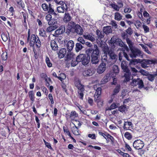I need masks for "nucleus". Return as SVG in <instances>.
Segmentation results:
<instances>
[{
    "label": "nucleus",
    "instance_id": "63",
    "mask_svg": "<svg viewBox=\"0 0 157 157\" xmlns=\"http://www.w3.org/2000/svg\"><path fill=\"white\" fill-rule=\"evenodd\" d=\"M52 15L51 14L48 13L45 17V19L48 21H50L52 19Z\"/></svg>",
    "mask_w": 157,
    "mask_h": 157
},
{
    "label": "nucleus",
    "instance_id": "19",
    "mask_svg": "<svg viewBox=\"0 0 157 157\" xmlns=\"http://www.w3.org/2000/svg\"><path fill=\"white\" fill-rule=\"evenodd\" d=\"M75 29V32L78 34L81 35L83 34V30L79 25L77 24Z\"/></svg>",
    "mask_w": 157,
    "mask_h": 157
},
{
    "label": "nucleus",
    "instance_id": "16",
    "mask_svg": "<svg viewBox=\"0 0 157 157\" xmlns=\"http://www.w3.org/2000/svg\"><path fill=\"white\" fill-rule=\"evenodd\" d=\"M132 126L133 124L131 122L125 121L123 128L124 130H127L129 129V128L132 127Z\"/></svg>",
    "mask_w": 157,
    "mask_h": 157
},
{
    "label": "nucleus",
    "instance_id": "48",
    "mask_svg": "<svg viewBox=\"0 0 157 157\" xmlns=\"http://www.w3.org/2000/svg\"><path fill=\"white\" fill-rule=\"evenodd\" d=\"M84 91H78V97L81 100H83Z\"/></svg>",
    "mask_w": 157,
    "mask_h": 157
},
{
    "label": "nucleus",
    "instance_id": "23",
    "mask_svg": "<svg viewBox=\"0 0 157 157\" xmlns=\"http://www.w3.org/2000/svg\"><path fill=\"white\" fill-rule=\"evenodd\" d=\"M75 85L78 90V91H84L85 89L84 86L82 85L79 82H76Z\"/></svg>",
    "mask_w": 157,
    "mask_h": 157
},
{
    "label": "nucleus",
    "instance_id": "38",
    "mask_svg": "<svg viewBox=\"0 0 157 157\" xmlns=\"http://www.w3.org/2000/svg\"><path fill=\"white\" fill-rule=\"evenodd\" d=\"M39 31V34L40 36L44 37L47 36L46 31L44 29H40Z\"/></svg>",
    "mask_w": 157,
    "mask_h": 157
},
{
    "label": "nucleus",
    "instance_id": "43",
    "mask_svg": "<svg viewBox=\"0 0 157 157\" xmlns=\"http://www.w3.org/2000/svg\"><path fill=\"white\" fill-rule=\"evenodd\" d=\"M118 110L121 112L123 113L126 111L127 110V108L126 105H123L119 107L118 108Z\"/></svg>",
    "mask_w": 157,
    "mask_h": 157
},
{
    "label": "nucleus",
    "instance_id": "6",
    "mask_svg": "<svg viewBox=\"0 0 157 157\" xmlns=\"http://www.w3.org/2000/svg\"><path fill=\"white\" fill-rule=\"evenodd\" d=\"M78 58L79 59V62H82L84 65H87L90 61V55L86 56L85 54H80L78 56Z\"/></svg>",
    "mask_w": 157,
    "mask_h": 157
},
{
    "label": "nucleus",
    "instance_id": "52",
    "mask_svg": "<svg viewBox=\"0 0 157 157\" xmlns=\"http://www.w3.org/2000/svg\"><path fill=\"white\" fill-rule=\"evenodd\" d=\"M124 136L128 140H131L132 137L131 133L128 132H127L125 133L124 134Z\"/></svg>",
    "mask_w": 157,
    "mask_h": 157
},
{
    "label": "nucleus",
    "instance_id": "51",
    "mask_svg": "<svg viewBox=\"0 0 157 157\" xmlns=\"http://www.w3.org/2000/svg\"><path fill=\"white\" fill-rule=\"evenodd\" d=\"M113 70L114 73L117 74L119 72V69L118 66L116 65H114L113 67Z\"/></svg>",
    "mask_w": 157,
    "mask_h": 157
},
{
    "label": "nucleus",
    "instance_id": "46",
    "mask_svg": "<svg viewBox=\"0 0 157 157\" xmlns=\"http://www.w3.org/2000/svg\"><path fill=\"white\" fill-rule=\"evenodd\" d=\"M148 80L151 82L153 81L155 78V75L153 74H148L147 75Z\"/></svg>",
    "mask_w": 157,
    "mask_h": 157
},
{
    "label": "nucleus",
    "instance_id": "35",
    "mask_svg": "<svg viewBox=\"0 0 157 157\" xmlns=\"http://www.w3.org/2000/svg\"><path fill=\"white\" fill-rule=\"evenodd\" d=\"M15 1L19 7L22 8L25 7V4L22 0H15Z\"/></svg>",
    "mask_w": 157,
    "mask_h": 157
},
{
    "label": "nucleus",
    "instance_id": "30",
    "mask_svg": "<svg viewBox=\"0 0 157 157\" xmlns=\"http://www.w3.org/2000/svg\"><path fill=\"white\" fill-rule=\"evenodd\" d=\"M57 22V19H52L48 22V24L49 25L51 26L58 25Z\"/></svg>",
    "mask_w": 157,
    "mask_h": 157
},
{
    "label": "nucleus",
    "instance_id": "37",
    "mask_svg": "<svg viewBox=\"0 0 157 157\" xmlns=\"http://www.w3.org/2000/svg\"><path fill=\"white\" fill-rule=\"evenodd\" d=\"M78 117V114L75 111H72L71 112L69 117L72 120H74L75 117Z\"/></svg>",
    "mask_w": 157,
    "mask_h": 157
},
{
    "label": "nucleus",
    "instance_id": "60",
    "mask_svg": "<svg viewBox=\"0 0 157 157\" xmlns=\"http://www.w3.org/2000/svg\"><path fill=\"white\" fill-rule=\"evenodd\" d=\"M117 42H118V45L120 47H123L125 45L124 43L121 39H118L117 41Z\"/></svg>",
    "mask_w": 157,
    "mask_h": 157
},
{
    "label": "nucleus",
    "instance_id": "4",
    "mask_svg": "<svg viewBox=\"0 0 157 157\" xmlns=\"http://www.w3.org/2000/svg\"><path fill=\"white\" fill-rule=\"evenodd\" d=\"M139 62L140 64L141 67L144 68L148 67V65L155 64L157 63L156 59H139Z\"/></svg>",
    "mask_w": 157,
    "mask_h": 157
},
{
    "label": "nucleus",
    "instance_id": "18",
    "mask_svg": "<svg viewBox=\"0 0 157 157\" xmlns=\"http://www.w3.org/2000/svg\"><path fill=\"white\" fill-rule=\"evenodd\" d=\"M67 51L71 52L73 49L74 46V42L73 41L70 40L68 41L66 45Z\"/></svg>",
    "mask_w": 157,
    "mask_h": 157
},
{
    "label": "nucleus",
    "instance_id": "17",
    "mask_svg": "<svg viewBox=\"0 0 157 157\" xmlns=\"http://www.w3.org/2000/svg\"><path fill=\"white\" fill-rule=\"evenodd\" d=\"M121 68L125 72H127L129 71L128 66L127 62L125 61H122L121 63Z\"/></svg>",
    "mask_w": 157,
    "mask_h": 157
},
{
    "label": "nucleus",
    "instance_id": "32",
    "mask_svg": "<svg viewBox=\"0 0 157 157\" xmlns=\"http://www.w3.org/2000/svg\"><path fill=\"white\" fill-rule=\"evenodd\" d=\"M122 15L118 12H116L114 14V19L116 20L120 21L122 19Z\"/></svg>",
    "mask_w": 157,
    "mask_h": 157
},
{
    "label": "nucleus",
    "instance_id": "62",
    "mask_svg": "<svg viewBox=\"0 0 157 157\" xmlns=\"http://www.w3.org/2000/svg\"><path fill=\"white\" fill-rule=\"evenodd\" d=\"M117 107V105L115 103H113L110 106V107L109 108V110H111L112 109H114L116 108Z\"/></svg>",
    "mask_w": 157,
    "mask_h": 157
},
{
    "label": "nucleus",
    "instance_id": "61",
    "mask_svg": "<svg viewBox=\"0 0 157 157\" xmlns=\"http://www.w3.org/2000/svg\"><path fill=\"white\" fill-rule=\"evenodd\" d=\"M142 27L145 33H148L149 31V29L147 26L145 25H143Z\"/></svg>",
    "mask_w": 157,
    "mask_h": 157
},
{
    "label": "nucleus",
    "instance_id": "13",
    "mask_svg": "<svg viewBox=\"0 0 157 157\" xmlns=\"http://www.w3.org/2000/svg\"><path fill=\"white\" fill-rule=\"evenodd\" d=\"M106 63L102 62L97 69V72L99 74L103 73L105 70Z\"/></svg>",
    "mask_w": 157,
    "mask_h": 157
},
{
    "label": "nucleus",
    "instance_id": "44",
    "mask_svg": "<svg viewBox=\"0 0 157 157\" xmlns=\"http://www.w3.org/2000/svg\"><path fill=\"white\" fill-rule=\"evenodd\" d=\"M29 96L31 101H33L34 100V94L33 91H30L29 92Z\"/></svg>",
    "mask_w": 157,
    "mask_h": 157
},
{
    "label": "nucleus",
    "instance_id": "45",
    "mask_svg": "<svg viewBox=\"0 0 157 157\" xmlns=\"http://www.w3.org/2000/svg\"><path fill=\"white\" fill-rule=\"evenodd\" d=\"M98 134H99V135L102 136L104 137V138L106 140V142L107 143L109 142V140H108V139H107V135H108V134H109L107 133L106 134H105L101 132H99Z\"/></svg>",
    "mask_w": 157,
    "mask_h": 157
},
{
    "label": "nucleus",
    "instance_id": "31",
    "mask_svg": "<svg viewBox=\"0 0 157 157\" xmlns=\"http://www.w3.org/2000/svg\"><path fill=\"white\" fill-rule=\"evenodd\" d=\"M103 32L106 34L110 33L111 32V27L109 26L104 27Z\"/></svg>",
    "mask_w": 157,
    "mask_h": 157
},
{
    "label": "nucleus",
    "instance_id": "24",
    "mask_svg": "<svg viewBox=\"0 0 157 157\" xmlns=\"http://www.w3.org/2000/svg\"><path fill=\"white\" fill-rule=\"evenodd\" d=\"M66 50L65 48H63L61 49L59 53L58 57L59 58H63L66 53Z\"/></svg>",
    "mask_w": 157,
    "mask_h": 157
},
{
    "label": "nucleus",
    "instance_id": "21",
    "mask_svg": "<svg viewBox=\"0 0 157 157\" xmlns=\"http://www.w3.org/2000/svg\"><path fill=\"white\" fill-rule=\"evenodd\" d=\"M83 36L85 39L89 40L92 42H94L95 40L94 38V35H93L92 33L87 35H84Z\"/></svg>",
    "mask_w": 157,
    "mask_h": 157
},
{
    "label": "nucleus",
    "instance_id": "49",
    "mask_svg": "<svg viewBox=\"0 0 157 157\" xmlns=\"http://www.w3.org/2000/svg\"><path fill=\"white\" fill-rule=\"evenodd\" d=\"M103 51L104 52V53L105 54H107V53L108 54V52L110 50H113L111 49H109L108 47L107 46H105L103 47V48L102 49Z\"/></svg>",
    "mask_w": 157,
    "mask_h": 157
},
{
    "label": "nucleus",
    "instance_id": "10",
    "mask_svg": "<svg viewBox=\"0 0 157 157\" xmlns=\"http://www.w3.org/2000/svg\"><path fill=\"white\" fill-rule=\"evenodd\" d=\"M130 50L132 53L130 56L132 58H136L137 57H140L142 56L143 55V52L141 51L137 48H133Z\"/></svg>",
    "mask_w": 157,
    "mask_h": 157
},
{
    "label": "nucleus",
    "instance_id": "9",
    "mask_svg": "<svg viewBox=\"0 0 157 157\" xmlns=\"http://www.w3.org/2000/svg\"><path fill=\"white\" fill-rule=\"evenodd\" d=\"M144 145L143 141L140 140H135L133 143V146L136 150L142 149Z\"/></svg>",
    "mask_w": 157,
    "mask_h": 157
},
{
    "label": "nucleus",
    "instance_id": "40",
    "mask_svg": "<svg viewBox=\"0 0 157 157\" xmlns=\"http://www.w3.org/2000/svg\"><path fill=\"white\" fill-rule=\"evenodd\" d=\"M126 41L130 50L132 49L133 43L132 41L128 38H127L126 39Z\"/></svg>",
    "mask_w": 157,
    "mask_h": 157
},
{
    "label": "nucleus",
    "instance_id": "27",
    "mask_svg": "<svg viewBox=\"0 0 157 157\" xmlns=\"http://www.w3.org/2000/svg\"><path fill=\"white\" fill-rule=\"evenodd\" d=\"M129 70L127 72H125V73L124 75V77L125 78L124 80V82H127L129 81L130 80V76L131 75V73L130 72Z\"/></svg>",
    "mask_w": 157,
    "mask_h": 157
},
{
    "label": "nucleus",
    "instance_id": "11",
    "mask_svg": "<svg viewBox=\"0 0 157 157\" xmlns=\"http://www.w3.org/2000/svg\"><path fill=\"white\" fill-rule=\"evenodd\" d=\"M59 5H60V6H58L57 7V11L59 13H64V12H66L67 11V6L66 4L64 2H63L62 3H61Z\"/></svg>",
    "mask_w": 157,
    "mask_h": 157
},
{
    "label": "nucleus",
    "instance_id": "53",
    "mask_svg": "<svg viewBox=\"0 0 157 157\" xmlns=\"http://www.w3.org/2000/svg\"><path fill=\"white\" fill-rule=\"evenodd\" d=\"M110 6L115 10L117 11L119 10L120 7L115 3H112Z\"/></svg>",
    "mask_w": 157,
    "mask_h": 157
},
{
    "label": "nucleus",
    "instance_id": "50",
    "mask_svg": "<svg viewBox=\"0 0 157 157\" xmlns=\"http://www.w3.org/2000/svg\"><path fill=\"white\" fill-rule=\"evenodd\" d=\"M66 76L63 73H61L59 75V76H58V78L61 81L66 78Z\"/></svg>",
    "mask_w": 157,
    "mask_h": 157
},
{
    "label": "nucleus",
    "instance_id": "2",
    "mask_svg": "<svg viewBox=\"0 0 157 157\" xmlns=\"http://www.w3.org/2000/svg\"><path fill=\"white\" fill-rule=\"evenodd\" d=\"M27 42H29L30 47H33L35 44L37 48H40L41 46V42L39 38L37 35L34 34L31 35L29 39L27 38Z\"/></svg>",
    "mask_w": 157,
    "mask_h": 157
},
{
    "label": "nucleus",
    "instance_id": "14",
    "mask_svg": "<svg viewBox=\"0 0 157 157\" xmlns=\"http://www.w3.org/2000/svg\"><path fill=\"white\" fill-rule=\"evenodd\" d=\"M65 60L69 61L75 58L76 56L74 53L71 52H68L65 57Z\"/></svg>",
    "mask_w": 157,
    "mask_h": 157
},
{
    "label": "nucleus",
    "instance_id": "29",
    "mask_svg": "<svg viewBox=\"0 0 157 157\" xmlns=\"http://www.w3.org/2000/svg\"><path fill=\"white\" fill-rule=\"evenodd\" d=\"M75 126L72 127L71 129L73 133L76 135H80L79 133V130L75 124Z\"/></svg>",
    "mask_w": 157,
    "mask_h": 157
},
{
    "label": "nucleus",
    "instance_id": "41",
    "mask_svg": "<svg viewBox=\"0 0 157 157\" xmlns=\"http://www.w3.org/2000/svg\"><path fill=\"white\" fill-rule=\"evenodd\" d=\"M82 45L80 43H77L76 44L75 50L77 52L79 51L82 48Z\"/></svg>",
    "mask_w": 157,
    "mask_h": 157
},
{
    "label": "nucleus",
    "instance_id": "12",
    "mask_svg": "<svg viewBox=\"0 0 157 157\" xmlns=\"http://www.w3.org/2000/svg\"><path fill=\"white\" fill-rule=\"evenodd\" d=\"M65 28L64 25H62L60 26L59 29L56 30L54 34H52L53 36L57 37L59 35L63 33L65 31Z\"/></svg>",
    "mask_w": 157,
    "mask_h": 157
},
{
    "label": "nucleus",
    "instance_id": "26",
    "mask_svg": "<svg viewBox=\"0 0 157 157\" xmlns=\"http://www.w3.org/2000/svg\"><path fill=\"white\" fill-rule=\"evenodd\" d=\"M80 62L79 59L78 58V56L74 59L71 60V64L72 67H75L78 64V63Z\"/></svg>",
    "mask_w": 157,
    "mask_h": 157
},
{
    "label": "nucleus",
    "instance_id": "42",
    "mask_svg": "<svg viewBox=\"0 0 157 157\" xmlns=\"http://www.w3.org/2000/svg\"><path fill=\"white\" fill-rule=\"evenodd\" d=\"M1 58L3 60H6L8 58L7 53L5 51L2 53L1 55Z\"/></svg>",
    "mask_w": 157,
    "mask_h": 157
},
{
    "label": "nucleus",
    "instance_id": "1",
    "mask_svg": "<svg viewBox=\"0 0 157 157\" xmlns=\"http://www.w3.org/2000/svg\"><path fill=\"white\" fill-rule=\"evenodd\" d=\"M94 47L95 49L94 50L92 49H88V54H91L92 63L93 64H96L99 62L98 56L99 54V50L97 45H95Z\"/></svg>",
    "mask_w": 157,
    "mask_h": 157
},
{
    "label": "nucleus",
    "instance_id": "7",
    "mask_svg": "<svg viewBox=\"0 0 157 157\" xmlns=\"http://www.w3.org/2000/svg\"><path fill=\"white\" fill-rule=\"evenodd\" d=\"M131 85L133 86L138 85V88L141 89L144 87V84L142 80L139 78L133 79L131 82Z\"/></svg>",
    "mask_w": 157,
    "mask_h": 157
},
{
    "label": "nucleus",
    "instance_id": "39",
    "mask_svg": "<svg viewBox=\"0 0 157 157\" xmlns=\"http://www.w3.org/2000/svg\"><path fill=\"white\" fill-rule=\"evenodd\" d=\"M94 101L98 103L99 102L101 101V97L100 96V95H97L96 94H94Z\"/></svg>",
    "mask_w": 157,
    "mask_h": 157
},
{
    "label": "nucleus",
    "instance_id": "54",
    "mask_svg": "<svg viewBox=\"0 0 157 157\" xmlns=\"http://www.w3.org/2000/svg\"><path fill=\"white\" fill-rule=\"evenodd\" d=\"M108 77L107 76H105L102 79L101 81V84H104L108 82Z\"/></svg>",
    "mask_w": 157,
    "mask_h": 157
},
{
    "label": "nucleus",
    "instance_id": "34",
    "mask_svg": "<svg viewBox=\"0 0 157 157\" xmlns=\"http://www.w3.org/2000/svg\"><path fill=\"white\" fill-rule=\"evenodd\" d=\"M71 19V17L69 13H65V16L63 19V21L65 22H67L69 21Z\"/></svg>",
    "mask_w": 157,
    "mask_h": 157
},
{
    "label": "nucleus",
    "instance_id": "25",
    "mask_svg": "<svg viewBox=\"0 0 157 157\" xmlns=\"http://www.w3.org/2000/svg\"><path fill=\"white\" fill-rule=\"evenodd\" d=\"M51 46L52 49L54 51H56L58 49V45L54 40L51 41Z\"/></svg>",
    "mask_w": 157,
    "mask_h": 157
},
{
    "label": "nucleus",
    "instance_id": "28",
    "mask_svg": "<svg viewBox=\"0 0 157 157\" xmlns=\"http://www.w3.org/2000/svg\"><path fill=\"white\" fill-rule=\"evenodd\" d=\"M8 35H9V33H8ZM1 37L4 41L6 42L7 40L8 39H9V41H10L9 36L7 35V34L6 33H2L1 34Z\"/></svg>",
    "mask_w": 157,
    "mask_h": 157
},
{
    "label": "nucleus",
    "instance_id": "20",
    "mask_svg": "<svg viewBox=\"0 0 157 157\" xmlns=\"http://www.w3.org/2000/svg\"><path fill=\"white\" fill-rule=\"evenodd\" d=\"M94 73V70L93 69H90L85 71L83 73V75L86 76H92Z\"/></svg>",
    "mask_w": 157,
    "mask_h": 157
},
{
    "label": "nucleus",
    "instance_id": "64",
    "mask_svg": "<svg viewBox=\"0 0 157 157\" xmlns=\"http://www.w3.org/2000/svg\"><path fill=\"white\" fill-rule=\"evenodd\" d=\"M101 92V88L100 87H98L97 88L94 94H96L97 95H100Z\"/></svg>",
    "mask_w": 157,
    "mask_h": 157
},
{
    "label": "nucleus",
    "instance_id": "5",
    "mask_svg": "<svg viewBox=\"0 0 157 157\" xmlns=\"http://www.w3.org/2000/svg\"><path fill=\"white\" fill-rule=\"evenodd\" d=\"M108 56L109 58V62L110 65L114 64L118 59V56L113 50H110L108 52Z\"/></svg>",
    "mask_w": 157,
    "mask_h": 157
},
{
    "label": "nucleus",
    "instance_id": "56",
    "mask_svg": "<svg viewBox=\"0 0 157 157\" xmlns=\"http://www.w3.org/2000/svg\"><path fill=\"white\" fill-rule=\"evenodd\" d=\"M138 72L144 75L147 76L148 74V72L143 69H141Z\"/></svg>",
    "mask_w": 157,
    "mask_h": 157
},
{
    "label": "nucleus",
    "instance_id": "57",
    "mask_svg": "<svg viewBox=\"0 0 157 157\" xmlns=\"http://www.w3.org/2000/svg\"><path fill=\"white\" fill-rule=\"evenodd\" d=\"M107 135V139L110 140L111 141V144H113L114 143V138L110 134H108Z\"/></svg>",
    "mask_w": 157,
    "mask_h": 157
},
{
    "label": "nucleus",
    "instance_id": "33",
    "mask_svg": "<svg viewBox=\"0 0 157 157\" xmlns=\"http://www.w3.org/2000/svg\"><path fill=\"white\" fill-rule=\"evenodd\" d=\"M120 87L121 86L120 85H118L113 90L112 96L116 95L119 93L120 90Z\"/></svg>",
    "mask_w": 157,
    "mask_h": 157
},
{
    "label": "nucleus",
    "instance_id": "15",
    "mask_svg": "<svg viewBox=\"0 0 157 157\" xmlns=\"http://www.w3.org/2000/svg\"><path fill=\"white\" fill-rule=\"evenodd\" d=\"M21 13L23 17V25L26 29L27 28V25L26 22V20L28 19V14L27 13L22 12Z\"/></svg>",
    "mask_w": 157,
    "mask_h": 157
},
{
    "label": "nucleus",
    "instance_id": "3",
    "mask_svg": "<svg viewBox=\"0 0 157 157\" xmlns=\"http://www.w3.org/2000/svg\"><path fill=\"white\" fill-rule=\"evenodd\" d=\"M41 7L44 11L47 12L48 13L51 14L56 16L57 14L56 13V11H55L53 6L50 3L48 5L45 3H44L41 5Z\"/></svg>",
    "mask_w": 157,
    "mask_h": 157
},
{
    "label": "nucleus",
    "instance_id": "55",
    "mask_svg": "<svg viewBox=\"0 0 157 157\" xmlns=\"http://www.w3.org/2000/svg\"><path fill=\"white\" fill-rule=\"evenodd\" d=\"M141 46L144 49L145 51L148 54H151V52L149 51L147 47L145 45L143 44H141Z\"/></svg>",
    "mask_w": 157,
    "mask_h": 157
},
{
    "label": "nucleus",
    "instance_id": "8",
    "mask_svg": "<svg viewBox=\"0 0 157 157\" xmlns=\"http://www.w3.org/2000/svg\"><path fill=\"white\" fill-rule=\"evenodd\" d=\"M96 34L97 35V41L99 47H102V41H100L98 40H101V39L103 38L105 34L103 31H100L98 29L96 30Z\"/></svg>",
    "mask_w": 157,
    "mask_h": 157
},
{
    "label": "nucleus",
    "instance_id": "22",
    "mask_svg": "<svg viewBox=\"0 0 157 157\" xmlns=\"http://www.w3.org/2000/svg\"><path fill=\"white\" fill-rule=\"evenodd\" d=\"M123 55L127 60L128 61L129 60V57L127 54L124 52H121L118 54L119 59L120 61H121L122 59Z\"/></svg>",
    "mask_w": 157,
    "mask_h": 157
},
{
    "label": "nucleus",
    "instance_id": "36",
    "mask_svg": "<svg viewBox=\"0 0 157 157\" xmlns=\"http://www.w3.org/2000/svg\"><path fill=\"white\" fill-rule=\"evenodd\" d=\"M58 27V25L51 26L48 27L46 29V31L50 32L56 29Z\"/></svg>",
    "mask_w": 157,
    "mask_h": 157
},
{
    "label": "nucleus",
    "instance_id": "59",
    "mask_svg": "<svg viewBox=\"0 0 157 157\" xmlns=\"http://www.w3.org/2000/svg\"><path fill=\"white\" fill-rule=\"evenodd\" d=\"M141 22L139 21H136L135 24V25L137 29H139L141 27Z\"/></svg>",
    "mask_w": 157,
    "mask_h": 157
},
{
    "label": "nucleus",
    "instance_id": "58",
    "mask_svg": "<svg viewBox=\"0 0 157 157\" xmlns=\"http://www.w3.org/2000/svg\"><path fill=\"white\" fill-rule=\"evenodd\" d=\"M119 152L121 155L123 156L124 157H132L128 154L124 153L121 150H120V151H119Z\"/></svg>",
    "mask_w": 157,
    "mask_h": 157
},
{
    "label": "nucleus",
    "instance_id": "47",
    "mask_svg": "<svg viewBox=\"0 0 157 157\" xmlns=\"http://www.w3.org/2000/svg\"><path fill=\"white\" fill-rule=\"evenodd\" d=\"M45 61L48 67H52V64L51 62L50 59L48 56H46V57Z\"/></svg>",
    "mask_w": 157,
    "mask_h": 157
}]
</instances>
